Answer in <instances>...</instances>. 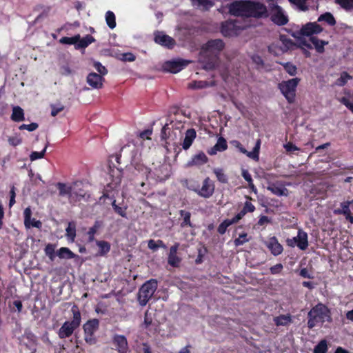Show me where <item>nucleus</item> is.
<instances>
[{"mask_svg":"<svg viewBox=\"0 0 353 353\" xmlns=\"http://www.w3.org/2000/svg\"><path fill=\"white\" fill-rule=\"evenodd\" d=\"M57 187L61 196H67L71 205H75L81 201H87L90 195L81 187L77 182L68 185L63 183H58Z\"/></svg>","mask_w":353,"mask_h":353,"instance_id":"obj_1","label":"nucleus"},{"mask_svg":"<svg viewBox=\"0 0 353 353\" xmlns=\"http://www.w3.org/2000/svg\"><path fill=\"white\" fill-rule=\"evenodd\" d=\"M307 327L312 329L316 325L321 322H331V312L330 309L322 303H318L313 307L307 314Z\"/></svg>","mask_w":353,"mask_h":353,"instance_id":"obj_2","label":"nucleus"},{"mask_svg":"<svg viewBox=\"0 0 353 353\" xmlns=\"http://www.w3.org/2000/svg\"><path fill=\"white\" fill-rule=\"evenodd\" d=\"M71 312L72 313V320L71 321H67L64 322L59 330L58 335L61 339L72 336L74 331L81 325V316L78 306L74 305L71 308Z\"/></svg>","mask_w":353,"mask_h":353,"instance_id":"obj_3","label":"nucleus"},{"mask_svg":"<svg viewBox=\"0 0 353 353\" xmlns=\"http://www.w3.org/2000/svg\"><path fill=\"white\" fill-rule=\"evenodd\" d=\"M300 81L299 78L296 77L279 83V89L289 103H292L295 101L296 88Z\"/></svg>","mask_w":353,"mask_h":353,"instance_id":"obj_4","label":"nucleus"},{"mask_svg":"<svg viewBox=\"0 0 353 353\" xmlns=\"http://www.w3.org/2000/svg\"><path fill=\"white\" fill-rule=\"evenodd\" d=\"M157 289V281L150 279L144 283L139 290L138 301L141 306H145Z\"/></svg>","mask_w":353,"mask_h":353,"instance_id":"obj_5","label":"nucleus"},{"mask_svg":"<svg viewBox=\"0 0 353 353\" xmlns=\"http://www.w3.org/2000/svg\"><path fill=\"white\" fill-rule=\"evenodd\" d=\"M99 321L97 319L88 320L83 326L85 341L90 345L96 344L97 340L94 332L99 329Z\"/></svg>","mask_w":353,"mask_h":353,"instance_id":"obj_6","label":"nucleus"},{"mask_svg":"<svg viewBox=\"0 0 353 353\" xmlns=\"http://www.w3.org/2000/svg\"><path fill=\"white\" fill-rule=\"evenodd\" d=\"M250 0L234 1L229 6V12L234 16L249 17Z\"/></svg>","mask_w":353,"mask_h":353,"instance_id":"obj_7","label":"nucleus"},{"mask_svg":"<svg viewBox=\"0 0 353 353\" xmlns=\"http://www.w3.org/2000/svg\"><path fill=\"white\" fill-rule=\"evenodd\" d=\"M243 29L239 21L228 20L222 23L221 32L225 37H236Z\"/></svg>","mask_w":353,"mask_h":353,"instance_id":"obj_8","label":"nucleus"},{"mask_svg":"<svg viewBox=\"0 0 353 353\" xmlns=\"http://www.w3.org/2000/svg\"><path fill=\"white\" fill-rule=\"evenodd\" d=\"M214 190V182L207 176L203 181L201 187L194 189V191L201 197L208 199L213 195Z\"/></svg>","mask_w":353,"mask_h":353,"instance_id":"obj_9","label":"nucleus"},{"mask_svg":"<svg viewBox=\"0 0 353 353\" xmlns=\"http://www.w3.org/2000/svg\"><path fill=\"white\" fill-rule=\"evenodd\" d=\"M287 245L290 247L294 248L295 245L301 250H305L308 247V236L307 234L299 229L298 230L297 236L292 239H288Z\"/></svg>","mask_w":353,"mask_h":353,"instance_id":"obj_10","label":"nucleus"},{"mask_svg":"<svg viewBox=\"0 0 353 353\" xmlns=\"http://www.w3.org/2000/svg\"><path fill=\"white\" fill-rule=\"evenodd\" d=\"M269 8L272 12L271 20L279 26L285 25L288 22V17L283 14L282 8L276 3H269Z\"/></svg>","mask_w":353,"mask_h":353,"instance_id":"obj_11","label":"nucleus"},{"mask_svg":"<svg viewBox=\"0 0 353 353\" xmlns=\"http://www.w3.org/2000/svg\"><path fill=\"white\" fill-rule=\"evenodd\" d=\"M268 17L267 7L259 1L250 0L249 17L256 19Z\"/></svg>","mask_w":353,"mask_h":353,"instance_id":"obj_12","label":"nucleus"},{"mask_svg":"<svg viewBox=\"0 0 353 353\" xmlns=\"http://www.w3.org/2000/svg\"><path fill=\"white\" fill-rule=\"evenodd\" d=\"M225 48V43L221 39H210L203 46L202 51L204 52H209L214 54L215 56L219 55L221 52Z\"/></svg>","mask_w":353,"mask_h":353,"instance_id":"obj_13","label":"nucleus"},{"mask_svg":"<svg viewBox=\"0 0 353 353\" xmlns=\"http://www.w3.org/2000/svg\"><path fill=\"white\" fill-rule=\"evenodd\" d=\"M189 63V61L184 59H177L166 61L163 65L165 71L171 73H177L182 70Z\"/></svg>","mask_w":353,"mask_h":353,"instance_id":"obj_14","label":"nucleus"},{"mask_svg":"<svg viewBox=\"0 0 353 353\" xmlns=\"http://www.w3.org/2000/svg\"><path fill=\"white\" fill-rule=\"evenodd\" d=\"M154 40L156 43L166 47L168 49H172L176 44L175 40L173 38L159 31L154 33Z\"/></svg>","mask_w":353,"mask_h":353,"instance_id":"obj_15","label":"nucleus"},{"mask_svg":"<svg viewBox=\"0 0 353 353\" xmlns=\"http://www.w3.org/2000/svg\"><path fill=\"white\" fill-rule=\"evenodd\" d=\"M341 208L334 210L336 214H343L345 219L353 224V216L351 208H353V200L341 203Z\"/></svg>","mask_w":353,"mask_h":353,"instance_id":"obj_16","label":"nucleus"},{"mask_svg":"<svg viewBox=\"0 0 353 353\" xmlns=\"http://www.w3.org/2000/svg\"><path fill=\"white\" fill-rule=\"evenodd\" d=\"M323 31V28L316 22H309L300 30V34L303 36L313 37V34H317Z\"/></svg>","mask_w":353,"mask_h":353,"instance_id":"obj_17","label":"nucleus"},{"mask_svg":"<svg viewBox=\"0 0 353 353\" xmlns=\"http://www.w3.org/2000/svg\"><path fill=\"white\" fill-rule=\"evenodd\" d=\"M236 146L241 153L246 154L248 157H250L254 160H256V161L259 160L260 147H261V140L260 139L257 140L252 151H251V152H248L240 142L237 141Z\"/></svg>","mask_w":353,"mask_h":353,"instance_id":"obj_18","label":"nucleus"},{"mask_svg":"<svg viewBox=\"0 0 353 353\" xmlns=\"http://www.w3.org/2000/svg\"><path fill=\"white\" fill-rule=\"evenodd\" d=\"M112 343L118 352H128L129 345L124 335L115 334L112 338Z\"/></svg>","mask_w":353,"mask_h":353,"instance_id":"obj_19","label":"nucleus"},{"mask_svg":"<svg viewBox=\"0 0 353 353\" xmlns=\"http://www.w3.org/2000/svg\"><path fill=\"white\" fill-rule=\"evenodd\" d=\"M179 244L178 243H174L171 246L170 252L168 258V263L170 265L174 268H177L181 261V258L177 256V250L179 249Z\"/></svg>","mask_w":353,"mask_h":353,"instance_id":"obj_20","label":"nucleus"},{"mask_svg":"<svg viewBox=\"0 0 353 353\" xmlns=\"http://www.w3.org/2000/svg\"><path fill=\"white\" fill-rule=\"evenodd\" d=\"M32 216V210L30 207L26 208L23 212V217H24V225L26 228H40L41 227V222L39 220H36L35 219H31Z\"/></svg>","mask_w":353,"mask_h":353,"instance_id":"obj_21","label":"nucleus"},{"mask_svg":"<svg viewBox=\"0 0 353 353\" xmlns=\"http://www.w3.org/2000/svg\"><path fill=\"white\" fill-rule=\"evenodd\" d=\"M104 80L103 76L95 72H90L87 77V83L89 85L95 89L101 88Z\"/></svg>","mask_w":353,"mask_h":353,"instance_id":"obj_22","label":"nucleus"},{"mask_svg":"<svg viewBox=\"0 0 353 353\" xmlns=\"http://www.w3.org/2000/svg\"><path fill=\"white\" fill-rule=\"evenodd\" d=\"M266 246L274 256H279L283 251L282 245L279 243L278 239L275 236L269 239L266 243Z\"/></svg>","mask_w":353,"mask_h":353,"instance_id":"obj_23","label":"nucleus"},{"mask_svg":"<svg viewBox=\"0 0 353 353\" xmlns=\"http://www.w3.org/2000/svg\"><path fill=\"white\" fill-rule=\"evenodd\" d=\"M208 161V158L203 152H200L198 154L194 155L191 159L188 162V166H201Z\"/></svg>","mask_w":353,"mask_h":353,"instance_id":"obj_24","label":"nucleus"},{"mask_svg":"<svg viewBox=\"0 0 353 353\" xmlns=\"http://www.w3.org/2000/svg\"><path fill=\"white\" fill-rule=\"evenodd\" d=\"M228 148V143L225 138L221 137L218 139L216 143L210 149L208 150L210 155H214L217 152H223Z\"/></svg>","mask_w":353,"mask_h":353,"instance_id":"obj_25","label":"nucleus"},{"mask_svg":"<svg viewBox=\"0 0 353 353\" xmlns=\"http://www.w3.org/2000/svg\"><path fill=\"white\" fill-rule=\"evenodd\" d=\"M196 137V132L194 128H190L187 130L185 134V138L182 143L183 149L185 150L189 149L194 141Z\"/></svg>","mask_w":353,"mask_h":353,"instance_id":"obj_26","label":"nucleus"},{"mask_svg":"<svg viewBox=\"0 0 353 353\" xmlns=\"http://www.w3.org/2000/svg\"><path fill=\"white\" fill-rule=\"evenodd\" d=\"M273 321L276 326H288L292 322V316L290 314H280L274 317Z\"/></svg>","mask_w":353,"mask_h":353,"instance_id":"obj_27","label":"nucleus"},{"mask_svg":"<svg viewBox=\"0 0 353 353\" xmlns=\"http://www.w3.org/2000/svg\"><path fill=\"white\" fill-rule=\"evenodd\" d=\"M110 176L111 178V182L110 183V186L112 188H117L119 185H120L122 179V172L119 169L117 170H110Z\"/></svg>","mask_w":353,"mask_h":353,"instance_id":"obj_28","label":"nucleus"},{"mask_svg":"<svg viewBox=\"0 0 353 353\" xmlns=\"http://www.w3.org/2000/svg\"><path fill=\"white\" fill-rule=\"evenodd\" d=\"M310 41L314 46L316 51L320 54L325 52V46L328 44V41L319 39L316 37H310Z\"/></svg>","mask_w":353,"mask_h":353,"instance_id":"obj_29","label":"nucleus"},{"mask_svg":"<svg viewBox=\"0 0 353 353\" xmlns=\"http://www.w3.org/2000/svg\"><path fill=\"white\" fill-rule=\"evenodd\" d=\"M255 209V206L250 201H247L245 202L242 210L234 217L239 221L247 213L253 212Z\"/></svg>","mask_w":353,"mask_h":353,"instance_id":"obj_30","label":"nucleus"},{"mask_svg":"<svg viewBox=\"0 0 353 353\" xmlns=\"http://www.w3.org/2000/svg\"><path fill=\"white\" fill-rule=\"evenodd\" d=\"M345 96L341 97L339 101L353 112V92L345 91Z\"/></svg>","mask_w":353,"mask_h":353,"instance_id":"obj_31","label":"nucleus"},{"mask_svg":"<svg viewBox=\"0 0 353 353\" xmlns=\"http://www.w3.org/2000/svg\"><path fill=\"white\" fill-rule=\"evenodd\" d=\"M268 190L276 196H288V190L282 185L272 183L268 187Z\"/></svg>","mask_w":353,"mask_h":353,"instance_id":"obj_32","label":"nucleus"},{"mask_svg":"<svg viewBox=\"0 0 353 353\" xmlns=\"http://www.w3.org/2000/svg\"><path fill=\"white\" fill-rule=\"evenodd\" d=\"M10 119L14 122H20L25 120L24 111L20 106H14Z\"/></svg>","mask_w":353,"mask_h":353,"instance_id":"obj_33","label":"nucleus"},{"mask_svg":"<svg viewBox=\"0 0 353 353\" xmlns=\"http://www.w3.org/2000/svg\"><path fill=\"white\" fill-rule=\"evenodd\" d=\"M94 41H95V39L92 35L87 34L85 37H84L83 38L80 37L79 40L78 41V42L77 43L76 46H75V48L77 50L84 49V48H87L90 44H91L92 43H93Z\"/></svg>","mask_w":353,"mask_h":353,"instance_id":"obj_34","label":"nucleus"},{"mask_svg":"<svg viewBox=\"0 0 353 353\" xmlns=\"http://www.w3.org/2000/svg\"><path fill=\"white\" fill-rule=\"evenodd\" d=\"M96 244L99 247V251L97 254V256H105L110 251L111 245L108 241H96Z\"/></svg>","mask_w":353,"mask_h":353,"instance_id":"obj_35","label":"nucleus"},{"mask_svg":"<svg viewBox=\"0 0 353 353\" xmlns=\"http://www.w3.org/2000/svg\"><path fill=\"white\" fill-rule=\"evenodd\" d=\"M57 256L60 259H72L77 256L68 248L62 247L57 252Z\"/></svg>","mask_w":353,"mask_h":353,"instance_id":"obj_36","label":"nucleus"},{"mask_svg":"<svg viewBox=\"0 0 353 353\" xmlns=\"http://www.w3.org/2000/svg\"><path fill=\"white\" fill-rule=\"evenodd\" d=\"M239 221H237V219H236V218L234 216L232 219H225L221 223H220V225L218 226V228H217V232L220 234H224L227 230V228L230 226L232 224H234V223H238Z\"/></svg>","mask_w":353,"mask_h":353,"instance_id":"obj_37","label":"nucleus"},{"mask_svg":"<svg viewBox=\"0 0 353 353\" xmlns=\"http://www.w3.org/2000/svg\"><path fill=\"white\" fill-rule=\"evenodd\" d=\"M179 214L181 217H183V221L181 223V227L185 228L187 226L192 227V224L191 223V213L190 212L181 210L179 211Z\"/></svg>","mask_w":353,"mask_h":353,"instance_id":"obj_38","label":"nucleus"},{"mask_svg":"<svg viewBox=\"0 0 353 353\" xmlns=\"http://www.w3.org/2000/svg\"><path fill=\"white\" fill-rule=\"evenodd\" d=\"M318 21H325L332 26H334L336 23L333 14L328 12L321 14L318 18Z\"/></svg>","mask_w":353,"mask_h":353,"instance_id":"obj_39","label":"nucleus"},{"mask_svg":"<svg viewBox=\"0 0 353 353\" xmlns=\"http://www.w3.org/2000/svg\"><path fill=\"white\" fill-rule=\"evenodd\" d=\"M213 173L215 174L216 179L221 183H228V176L224 172V170L222 168H214L213 170Z\"/></svg>","mask_w":353,"mask_h":353,"instance_id":"obj_40","label":"nucleus"},{"mask_svg":"<svg viewBox=\"0 0 353 353\" xmlns=\"http://www.w3.org/2000/svg\"><path fill=\"white\" fill-rule=\"evenodd\" d=\"M66 236L69 240L74 241L76 237V224L74 222L71 221L68 223V227L65 229Z\"/></svg>","mask_w":353,"mask_h":353,"instance_id":"obj_41","label":"nucleus"},{"mask_svg":"<svg viewBox=\"0 0 353 353\" xmlns=\"http://www.w3.org/2000/svg\"><path fill=\"white\" fill-rule=\"evenodd\" d=\"M346 12L353 11V0H334Z\"/></svg>","mask_w":353,"mask_h":353,"instance_id":"obj_42","label":"nucleus"},{"mask_svg":"<svg viewBox=\"0 0 353 353\" xmlns=\"http://www.w3.org/2000/svg\"><path fill=\"white\" fill-rule=\"evenodd\" d=\"M44 252L46 256L50 259L51 261H53L55 259L57 253H55V245L52 243H48L46 245L44 248Z\"/></svg>","mask_w":353,"mask_h":353,"instance_id":"obj_43","label":"nucleus"},{"mask_svg":"<svg viewBox=\"0 0 353 353\" xmlns=\"http://www.w3.org/2000/svg\"><path fill=\"white\" fill-rule=\"evenodd\" d=\"M148 247L150 250L152 251H156L158 250L159 248H165L166 245H165L162 240L159 239L157 241H155L153 239H150L148 241Z\"/></svg>","mask_w":353,"mask_h":353,"instance_id":"obj_44","label":"nucleus"},{"mask_svg":"<svg viewBox=\"0 0 353 353\" xmlns=\"http://www.w3.org/2000/svg\"><path fill=\"white\" fill-rule=\"evenodd\" d=\"M105 21L110 28L113 29L116 27V17L113 12L109 10L105 13Z\"/></svg>","mask_w":353,"mask_h":353,"instance_id":"obj_45","label":"nucleus"},{"mask_svg":"<svg viewBox=\"0 0 353 353\" xmlns=\"http://www.w3.org/2000/svg\"><path fill=\"white\" fill-rule=\"evenodd\" d=\"M290 76H294L297 73V68L291 62L281 63H280Z\"/></svg>","mask_w":353,"mask_h":353,"instance_id":"obj_46","label":"nucleus"},{"mask_svg":"<svg viewBox=\"0 0 353 353\" xmlns=\"http://www.w3.org/2000/svg\"><path fill=\"white\" fill-rule=\"evenodd\" d=\"M352 79V76H350L347 72L344 71L341 73L340 77L336 79L335 83L338 86H343L347 83L348 80Z\"/></svg>","mask_w":353,"mask_h":353,"instance_id":"obj_47","label":"nucleus"},{"mask_svg":"<svg viewBox=\"0 0 353 353\" xmlns=\"http://www.w3.org/2000/svg\"><path fill=\"white\" fill-rule=\"evenodd\" d=\"M79 39L80 34H76L72 37H63L61 38L59 42L62 44L74 45L75 46Z\"/></svg>","mask_w":353,"mask_h":353,"instance_id":"obj_48","label":"nucleus"},{"mask_svg":"<svg viewBox=\"0 0 353 353\" xmlns=\"http://www.w3.org/2000/svg\"><path fill=\"white\" fill-rule=\"evenodd\" d=\"M192 2L194 5H196L198 7L201 8L203 10H208L214 5L213 2L210 0H192Z\"/></svg>","mask_w":353,"mask_h":353,"instance_id":"obj_49","label":"nucleus"},{"mask_svg":"<svg viewBox=\"0 0 353 353\" xmlns=\"http://www.w3.org/2000/svg\"><path fill=\"white\" fill-rule=\"evenodd\" d=\"M241 175L243 177V179L248 183L249 188L251 190L256 191V187H255L254 184L253 183V180H252V176L250 174V172H248V170L243 169Z\"/></svg>","mask_w":353,"mask_h":353,"instance_id":"obj_50","label":"nucleus"},{"mask_svg":"<svg viewBox=\"0 0 353 353\" xmlns=\"http://www.w3.org/2000/svg\"><path fill=\"white\" fill-rule=\"evenodd\" d=\"M99 228V222L96 221L94 223V225L89 228L88 233H87L88 236V241L89 243L94 241V235L97 233Z\"/></svg>","mask_w":353,"mask_h":353,"instance_id":"obj_51","label":"nucleus"},{"mask_svg":"<svg viewBox=\"0 0 353 353\" xmlns=\"http://www.w3.org/2000/svg\"><path fill=\"white\" fill-rule=\"evenodd\" d=\"M327 351V345L326 340H321L314 349V353H326Z\"/></svg>","mask_w":353,"mask_h":353,"instance_id":"obj_52","label":"nucleus"},{"mask_svg":"<svg viewBox=\"0 0 353 353\" xmlns=\"http://www.w3.org/2000/svg\"><path fill=\"white\" fill-rule=\"evenodd\" d=\"M112 206L114 209V211L117 214H119L122 217H124V218L127 217V213H126L127 207L122 208V207L119 206L118 205L116 204L115 200H114L112 201Z\"/></svg>","mask_w":353,"mask_h":353,"instance_id":"obj_53","label":"nucleus"},{"mask_svg":"<svg viewBox=\"0 0 353 353\" xmlns=\"http://www.w3.org/2000/svg\"><path fill=\"white\" fill-rule=\"evenodd\" d=\"M47 147H48V145H46V146L44 147L43 150L41 152H36V151L32 152V153L30 155V160L32 161H34L35 160L43 158L45 155Z\"/></svg>","mask_w":353,"mask_h":353,"instance_id":"obj_54","label":"nucleus"},{"mask_svg":"<svg viewBox=\"0 0 353 353\" xmlns=\"http://www.w3.org/2000/svg\"><path fill=\"white\" fill-rule=\"evenodd\" d=\"M249 240L247 233L244 232L239 234V237L234 240V243L236 246H239L243 245L246 242H248Z\"/></svg>","mask_w":353,"mask_h":353,"instance_id":"obj_55","label":"nucleus"},{"mask_svg":"<svg viewBox=\"0 0 353 353\" xmlns=\"http://www.w3.org/2000/svg\"><path fill=\"white\" fill-rule=\"evenodd\" d=\"M251 59L252 62L256 64L257 69L263 68L264 67L265 63L261 56L254 54L252 56Z\"/></svg>","mask_w":353,"mask_h":353,"instance_id":"obj_56","label":"nucleus"},{"mask_svg":"<svg viewBox=\"0 0 353 353\" xmlns=\"http://www.w3.org/2000/svg\"><path fill=\"white\" fill-rule=\"evenodd\" d=\"M51 107V116L56 117L59 112L63 111L65 108L64 105L61 104H52Z\"/></svg>","mask_w":353,"mask_h":353,"instance_id":"obj_57","label":"nucleus"},{"mask_svg":"<svg viewBox=\"0 0 353 353\" xmlns=\"http://www.w3.org/2000/svg\"><path fill=\"white\" fill-rule=\"evenodd\" d=\"M39 127L38 123H31L30 124H21L19 129L21 130H26L29 132H32L37 130Z\"/></svg>","mask_w":353,"mask_h":353,"instance_id":"obj_58","label":"nucleus"},{"mask_svg":"<svg viewBox=\"0 0 353 353\" xmlns=\"http://www.w3.org/2000/svg\"><path fill=\"white\" fill-rule=\"evenodd\" d=\"M289 1L297 6L302 11H306L308 9L305 0H289Z\"/></svg>","mask_w":353,"mask_h":353,"instance_id":"obj_59","label":"nucleus"},{"mask_svg":"<svg viewBox=\"0 0 353 353\" xmlns=\"http://www.w3.org/2000/svg\"><path fill=\"white\" fill-rule=\"evenodd\" d=\"M94 66L99 72V74L104 76L108 73V70L100 62H95Z\"/></svg>","mask_w":353,"mask_h":353,"instance_id":"obj_60","label":"nucleus"},{"mask_svg":"<svg viewBox=\"0 0 353 353\" xmlns=\"http://www.w3.org/2000/svg\"><path fill=\"white\" fill-rule=\"evenodd\" d=\"M152 324V318L151 317L150 314L147 310L144 314V321L143 325L145 329H148L149 327Z\"/></svg>","mask_w":353,"mask_h":353,"instance_id":"obj_61","label":"nucleus"},{"mask_svg":"<svg viewBox=\"0 0 353 353\" xmlns=\"http://www.w3.org/2000/svg\"><path fill=\"white\" fill-rule=\"evenodd\" d=\"M8 141L12 146H17L22 143V139L19 137H8Z\"/></svg>","mask_w":353,"mask_h":353,"instance_id":"obj_62","label":"nucleus"},{"mask_svg":"<svg viewBox=\"0 0 353 353\" xmlns=\"http://www.w3.org/2000/svg\"><path fill=\"white\" fill-rule=\"evenodd\" d=\"M283 266L281 263H277L270 268L272 274H278L283 270Z\"/></svg>","mask_w":353,"mask_h":353,"instance_id":"obj_63","label":"nucleus"},{"mask_svg":"<svg viewBox=\"0 0 353 353\" xmlns=\"http://www.w3.org/2000/svg\"><path fill=\"white\" fill-rule=\"evenodd\" d=\"M134 168L139 172H143V174L145 175H148L150 173L149 169L142 164L137 163Z\"/></svg>","mask_w":353,"mask_h":353,"instance_id":"obj_64","label":"nucleus"}]
</instances>
